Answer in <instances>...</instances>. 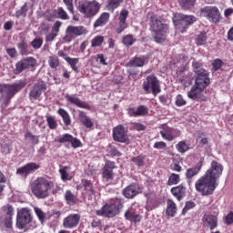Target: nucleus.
Wrapping results in <instances>:
<instances>
[{"instance_id":"1","label":"nucleus","mask_w":233,"mask_h":233,"mask_svg":"<svg viewBox=\"0 0 233 233\" xmlns=\"http://www.w3.org/2000/svg\"><path fill=\"white\" fill-rule=\"evenodd\" d=\"M221 174L223 166L218 161H212L210 168L196 182V190L202 196H211L218 187V179L221 177Z\"/></svg>"},{"instance_id":"2","label":"nucleus","mask_w":233,"mask_h":233,"mask_svg":"<svg viewBox=\"0 0 233 233\" xmlns=\"http://www.w3.org/2000/svg\"><path fill=\"white\" fill-rule=\"evenodd\" d=\"M54 188V182L46 177H37L31 185V191L38 199H46L50 190Z\"/></svg>"},{"instance_id":"3","label":"nucleus","mask_w":233,"mask_h":233,"mask_svg":"<svg viewBox=\"0 0 233 233\" xmlns=\"http://www.w3.org/2000/svg\"><path fill=\"white\" fill-rule=\"evenodd\" d=\"M152 20V31L155 32L154 41L156 43H164L167 41L165 35L168 33V25L164 19L151 17Z\"/></svg>"},{"instance_id":"4","label":"nucleus","mask_w":233,"mask_h":233,"mask_svg":"<svg viewBox=\"0 0 233 233\" xmlns=\"http://www.w3.org/2000/svg\"><path fill=\"white\" fill-rule=\"evenodd\" d=\"M4 96L0 98L1 107L6 108L8 104L10 103V99H12L19 90H23L25 86H26V83L25 81H19L17 83L12 85H4Z\"/></svg>"},{"instance_id":"5","label":"nucleus","mask_w":233,"mask_h":233,"mask_svg":"<svg viewBox=\"0 0 233 233\" xmlns=\"http://www.w3.org/2000/svg\"><path fill=\"white\" fill-rule=\"evenodd\" d=\"M101 5L97 1L94 0L88 2V0H82L78 3V12L84 14L86 17H94L99 12Z\"/></svg>"},{"instance_id":"6","label":"nucleus","mask_w":233,"mask_h":233,"mask_svg":"<svg viewBox=\"0 0 233 233\" xmlns=\"http://www.w3.org/2000/svg\"><path fill=\"white\" fill-rule=\"evenodd\" d=\"M143 90H145L146 94H150V92H152L155 96L161 92L159 80H157L156 76L151 75L147 77L146 81L143 83Z\"/></svg>"},{"instance_id":"7","label":"nucleus","mask_w":233,"mask_h":233,"mask_svg":"<svg viewBox=\"0 0 233 233\" xmlns=\"http://www.w3.org/2000/svg\"><path fill=\"white\" fill-rule=\"evenodd\" d=\"M86 34V28L83 25H68L66 29V35L63 37V40L66 43H70L76 37L79 35H85Z\"/></svg>"},{"instance_id":"8","label":"nucleus","mask_w":233,"mask_h":233,"mask_svg":"<svg viewBox=\"0 0 233 233\" xmlns=\"http://www.w3.org/2000/svg\"><path fill=\"white\" fill-rule=\"evenodd\" d=\"M32 223V213L27 208H23L17 211L16 227L20 229L26 228V226Z\"/></svg>"},{"instance_id":"9","label":"nucleus","mask_w":233,"mask_h":233,"mask_svg":"<svg viewBox=\"0 0 233 233\" xmlns=\"http://www.w3.org/2000/svg\"><path fill=\"white\" fill-rule=\"evenodd\" d=\"M123 208V204H106L101 209L96 210L97 216H105L106 218H114L119 214V209Z\"/></svg>"},{"instance_id":"10","label":"nucleus","mask_w":233,"mask_h":233,"mask_svg":"<svg viewBox=\"0 0 233 233\" xmlns=\"http://www.w3.org/2000/svg\"><path fill=\"white\" fill-rule=\"evenodd\" d=\"M200 14L207 17L211 23H219L221 19V13L216 6H206L200 9Z\"/></svg>"},{"instance_id":"11","label":"nucleus","mask_w":233,"mask_h":233,"mask_svg":"<svg viewBox=\"0 0 233 233\" xmlns=\"http://www.w3.org/2000/svg\"><path fill=\"white\" fill-rule=\"evenodd\" d=\"M37 65V60L33 56L24 57L15 64V74H21L25 70L34 68Z\"/></svg>"},{"instance_id":"12","label":"nucleus","mask_w":233,"mask_h":233,"mask_svg":"<svg viewBox=\"0 0 233 233\" xmlns=\"http://www.w3.org/2000/svg\"><path fill=\"white\" fill-rule=\"evenodd\" d=\"M113 139L117 143H129L128 133L123 125H118L113 128Z\"/></svg>"},{"instance_id":"13","label":"nucleus","mask_w":233,"mask_h":233,"mask_svg":"<svg viewBox=\"0 0 233 233\" xmlns=\"http://www.w3.org/2000/svg\"><path fill=\"white\" fill-rule=\"evenodd\" d=\"M40 167L41 166H39V164L31 162L22 167H19L16 170V174H18L19 176H22V177H26L28 174H34L35 170H39Z\"/></svg>"},{"instance_id":"14","label":"nucleus","mask_w":233,"mask_h":233,"mask_svg":"<svg viewBox=\"0 0 233 233\" xmlns=\"http://www.w3.org/2000/svg\"><path fill=\"white\" fill-rule=\"evenodd\" d=\"M81 221V215L79 214H70L63 221L64 228H76Z\"/></svg>"},{"instance_id":"15","label":"nucleus","mask_w":233,"mask_h":233,"mask_svg":"<svg viewBox=\"0 0 233 233\" xmlns=\"http://www.w3.org/2000/svg\"><path fill=\"white\" fill-rule=\"evenodd\" d=\"M122 194L127 199H133L137 194H141V187L137 184H131L123 189Z\"/></svg>"},{"instance_id":"16","label":"nucleus","mask_w":233,"mask_h":233,"mask_svg":"<svg viewBox=\"0 0 233 233\" xmlns=\"http://www.w3.org/2000/svg\"><path fill=\"white\" fill-rule=\"evenodd\" d=\"M45 90H46V84L43 81L37 82L33 86L29 96L33 99H37L41 96Z\"/></svg>"},{"instance_id":"17","label":"nucleus","mask_w":233,"mask_h":233,"mask_svg":"<svg viewBox=\"0 0 233 233\" xmlns=\"http://www.w3.org/2000/svg\"><path fill=\"white\" fill-rule=\"evenodd\" d=\"M203 90L198 86L194 85L190 91L187 93V96L189 99H193V101H205V96H203Z\"/></svg>"},{"instance_id":"18","label":"nucleus","mask_w":233,"mask_h":233,"mask_svg":"<svg viewBox=\"0 0 233 233\" xmlns=\"http://www.w3.org/2000/svg\"><path fill=\"white\" fill-rule=\"evenodd\" d=\"M208 85H210V78H208V73L207 71H204L203 74H197L195 86L205 90Z\"/></svg>"},{"instance_id":"19","label":"nucleus","mask_w":233,"mask_h":233,"mask_svg":"<svg viewBox=\"0 0 233 233\" xmlns=\"http://www.w3.org/2000/svg\"><path fill=\"white\" fill-rule=\"evenodd\" d=\"M114 168H116V164L107 160L102 173L104 179H114Z\"/></svg>"},{"instance_id":"20","label":"nucleus","mask_w":233,"mask_h":233,"mask_svg":"<svg viewBox=\"0 0 233 233\" xmlns=\"http://www.w3.org/2000/svg\"><path fill=\"white\" fill-rule=\"evenodd\" d=\"M204 227H208L210 230H214L218 227V217L210 214H205L202 218Z\"/></svg>"},{"instance_id":"21","label":"nucleus","mask_w":233,"mask_h":233,"mask_svg":"<svg viewBox=\"0 0 233 233\" xmlns=\"http://www.w3.org/2000/svg\"><path fill=\"white\" fill-rule=\"evenodd\" d=\"M203 167V158H201L195 167L187 169L186 177L187 179H192L194 176L199 174L201 167Z\"/></svg>"},{"instance_id":"22","label":"nucleus","mask_w":233,"mask_h":233,"mask_svg":"<svg viewBox=\"0 0 233 233\" xmlns=\"http://www.w3.org/2000/svg\"><path fill=\"white\" fill-rule=\"evenodd\" d=\"M66 99L69 103H72L73 105L78 106V108H86V110H90V106L87 103L81 101L76 96L66 95Z\"/></svg>"},{"instance_id":"23","label":"nucleus","mask_w":233,"mask_h":233,"mask_svg":"<svg viewBox=\"0 0 233 233\" xmlns=\"http://www.w3.org/2000/svg\"><path fill=\"white\" fill-rule=\"evenodd\" d=\"M147 63H148V61L146 56L135 57L127 64V66H134V67L145 66Z\"/></svg>"},{"instance_id":"24","label":"nucleus","mask_w":233,"mask_h":233,"mask_svg":"<svg viewBox=\"0 0 233 233\" xmlns=\"http://www.w3.org/2000/svg\"><path fill=\"white\" fill-rule=\"evenodd\" d=\"M186 190H187V188H185V187H183V185H179L175 187H172L171 193L173 194V196H175V198H177V201H181V199H183V198H185Z\"/></svg>"},{"instance_id":"25","label":"nucleus","mask_w":233,"mask_h":233,"mask_svg":"<svg viewBox=\"0 0 233 233\" xmlns=\"http://www.w3.org/2000/svg\"><path fill=\"white\" fill-rule=\"evenodd\" d=\"M78 117L82 125L86 126V128H92V127H94V122H92V119L86 116V113L84 111H78Z\"/></svg>"},{"instance_id":"26","label":"nucleus","mask_w":233,"mask_h":233,"mask_svg":"<svg viewBox=\"0 0 233 233\" xmlns=\"http://www.w3.org/2000/svg\"><path fill=\"white\" fill-rule=\"evenodd\" d=\"M175 19L176 21H184L187 25H194L196 23V16L187 15L181 13L175 15Z\"/></svg>"},{"instance_id":"27","label":"nucleus","mask_w":233,"mask_h":233,"mask_svg":"<svg viewBox=\"0 0 233 233\" xmlns=\"http://www.w3.org/2000/svg\"><path fill=\"white\" fill-rule=\"evenodd\" d=\"M110 19V14L109 13H103L97 20L94 23V28H99V26H105L106 23H108V20Z\"/></svg>"},{"instance_id":"28","label":"nucleus","mask_w":233,"mask_h":233,"mask_svg":"<svg viewBox=\"0 0 233 233\" xmlns=\"http://www.w3.org/2000/svg\"><path fill=\"white\" fill-rule=\"evenodd\" d=\"M148 114V107L145 106H140L137 109L129 108V115L130 116H147Z\"/></svg>"},{"instance_id":"29","label":"nucleus","mask_w":233,"mask_h":233,"mask_svg":"<svg viewBox=\"0 0 233 233\" xmlns=\"http://www.w3.org/2000/svg\"><path fill=\"white\" fill-rule=\"evenodd\" d=\"M177 208H176V203L172 201V199H167V207L166 209L167 216H170L174 218L176 216Z\"/></svg>"},{"instance_id":"30","label":"nucleus","mask_w":233,"mask_h":233,"mask_svg":"<svg viewBox=\"0 0 233 233\" xmlns=\"http://www.w3.org/2000/svg\"><path fill=\"white\" fill-rule=\"evenodd\" d=\"M197 0H178L179 5L183 10H192L196 6Z\"/></svg>"},{"instance_id":"31","label":"nucleus","mask_w":233,"mask_h":233,"mask_svg":"<svg viewBox=\"0 0 233 233\" xmlns=\"http://www.w3.org/2000/svg\"><path fill=\"white\" fill-rule=\"evenodd\" d=\"M65 199L66 204L70 205L71 207L77 203V197H76V195H74L70 190L66 191Z\"/></svg>"},{"instance_id":"32","label":"nucleus","mask_w":233,"mask_h":233,"mask_svg":"<svg viewBox=\"0 0 233 233\" xmlns=\"http://www.w3.org/2000/svg\"><path fill=\"white\" fill-rule=\"evenodd\" d=\"M125 218L128 221H133L134 223H139L141 221V216L138 214H136L134 212L126 211Z\"/></svg>"},{"instance_id":"33","label":"nucleus","mask_w":233,"mask_h":233,"mask_svg":"<svg viewBox=\"0 0 233 233\" xmlns=\"http://www.w3.org/2000/svg\"><path fill=\"white\" fill-rule=\"evenodd\" d=\"M58 114L61 116L65 125L68 127L72 123V120L70 119V115H68V112L66 110L60 108L58 109Z\"/></svg>"},{"instance_id":"34","label":"nucleus","mask_w":233,"mask_h":233,"mask_svg":"<svg viewBox=\"0 0 233 233\" xmlns=\"http://www.w3.org/2000/svg\"><path fill=\"white\" fill-rule=\"evenodd\" d=\"M17 48L21 56H26V54H28V44L25 41L22 40L18 43Z\"/></svg>"},{"instance_id":"35","label":"nucleus","mask_w":233,"mask_h":233,"mask_svg":"<svg viewBox=\"0 0 233 233\" xmlns=\"http://www.w3.org/2000/svg\"><path fill=\"white\" fill-rule=\"evenodd\" d=\"M82 183L87 194L94 196L96 191L94 190V186L92 185V182H90V180H83Z\"/></svg>"},{"instance_id":"36","label":"nucleus","mask_w":233,"mask_h":233,"mask_svg":"<svg viewBox=\"0 0 233 233\" xmlns=\"http://www.w3.org/2000/svg\"><path fill=\"white\" fill-rule=\"evenodd\" d=\"M65 59L66 63L70 65L72 70H74V72H77L78 68L76 66L77 65V63H79V58H72L68 56V57H65Z\"/></svg>"},{"instance_id":"37","label":"nucleus","mask_w":233,"mask_h":233,"mask_svg":"<svg viewBox=\"0 0 233 233\" xmlns=\"http://www.w3.org/2000/svg\"><path fill=\"white\" fill-rule=\"evenodd\" d=\"M132 163L137 165V167H145V157L144 156H137L131 158Z\"/></svg>"},{"instance_id":"38","label":"nucleus","mask_w":233,"mask_h":233,"mask_svg":"<svg viewBox=\"0 0 233 233\" xmlns=\"http://www.w3.org/2000/svg\"><path fill=\"white\" fill-rule=\"evenodd\" d=\"M206 43H207V33L203 32L198 35L196 38V45H198V46H201Z\"/></svg>"},{"instance_id":"39","label":"nucleus","mask_w":233,"mask_h":233,"mask_svg":"<svg viewBox=\"0 0 233 233\" xmlns=\"http://www.w3.org/2000/svg\"><path fill=\"white\" fill-rule=\"evenodd\" d=\"M192 66H193V70L195 72V74H203L204 72H206L205 69H203V65H201V63L194 60L192 63Z\"/></svg>"},{"instance_id":"40","label":"nucleus","mask_w":233,"mask_h":233,"mask_svg":"<svg viewBox=\"0 0 233 233\" xmlns=\"http://www.w3.org/2000/svg\"><path fill=\"white\" fill-rule=\"evenodd\" d=\"M122 43L125 46H132L136 43V39H134L132 35H127L123 37Z\"/></svg>"},{"instance_id":"41","label":"nucleus","mask_w":233,"mask_h":233,"mask_svg":"<svg viewBox=\"0 0 233 233\" xmlns=\"http://www.w3.org/2000/svg\"><path fill=\"white\" fill-rule=\"evenodd\" d=\"M56 15L59 19H63L64 21L70 19V16H68V14H66V11H65L63 7H58L56 9Z\"/></svg>"},{"instance_id":"42","label":"nucleus","mask_w":233,"mask_h":233,"mask_svg":"<svg viewBox=\"0 0 233 233\" xmlns=\"http://www.w3.org/2000/svg\"><path fill=\"white\" fill-rule=\"evenodd\" d=\"M26 12H28V5L25 3L18 11L15 12V17L19 19V17H26Z\"/></svg>"},{"instance_id":"43","label":"nucleus","mask_w":233,"mask_h":233,"mask_svg":"<svg viewBox=\"0 0 233 233\" xmlns=\"http://www.w3.org/2000/svg\"><path fill=\"white\" fill-rule=\"evenodd\" d=\"M179 181H180L179 175L176 174V173H173V174L170 175V177L167 180V184L169 186L177 185V183H179Z\"/></svg>"},{"instance_id":"44","label":"nucleus","mask_w":233,"mask_h":233,"mask_svg":"<svg viewBox=\"0 0 233 233\" xmlns=\"http://www.w3.org/2000/svg\"><path fill=\"white\" fill-rule=\"evenodd\" d=\"M188 63V56L185 55H178L177 57V63L175 65H180V66H185Z\"/></svg>"},{"instance_id":"45","label":"nucleus","mask_w":233,"mask_h":233,"mask_svg":"<svg viewBox=\"0 0 233 233\" xmlns=\"http://www.w3.org/2000/svg\"><path fill=\"white\" fill-rule=\"evenodd\" d=\"M103 41H105V37L102 35L96 36L91 41V46L94 48L96 46H101L103 44Z\"/></svg>"},{"instance_id":"46","label":"nucleus","mask_w":233,"mask_h":233,"mask_svg":"<svg viewBox=\"0 0 233 233\" xmlns=\"http://www.w3.org/2000/svg\"><path fill=\"white\" fill-rule=\"evenodd\" d=\"M221 66H223V61L219 58L215 59L212 63L211 72H218Z\"/></svg>"},{"instance_id":"47","label":"nucleus","mask_w":233,"mask_h":233,"mask_svg":"<svg viewBox=\"0 0 233 233\" xmlns=\"http://www.w3.org/2000/svg\"><path fill=\"white\" fill-rule=\"evenodd\" d=\"M48 64L51 68H57L59 66V58L56 56H49Z\"/></svg>"},{"instance_id":"48","label":"nucleus","mask_w":233,"mask_h":233,"mask_svg":"<svg viewBox=\"0 0 233 233\" xmlns=\"http://www.w3.org/2000/svg\"><path fill=\"white\" fill-rule=\"evenodd\" d=\"M121 3H123V0H108V8L111 10H116V8H118V6L121 5Z\"/></svg>"},{"instance_id":"49","label":"nucleus","mask_w":233,"mask_h":233,"mask_svg":"<svg viewBox=\"0 0 233 233\" xmlns=\"http://www.w3.org/2000/svg\"><path fill=\"white\" fill-rule=\"evenodd\" d=\"M177 149L178 150V152H181V154H185V152L188 150V145H187V142L185 141H180L177 145Z\"/></svg>"},{"instance_id":"50","label":"nucleus","mask_w":233,"mask_h":233,"mask_svg":"<svg viewBox=\"0 0 233 233\" xmlns=\"http://www.w3.org/2000/svg\"><path fill=\"white\" fill-rule=\"evenodd\" d=\"M3 210L6 214V218H12L14 216V208L11 205L7 204L4 206Z\"/></svg>"},{"instance_id":"51","label":"nucleus","mask_w":233,"mask_h":233,"mask_svg":"<svg viewBox=\"0 0 233 233\" xmlns=\"http://www.w3.org/2000/svg\"><path fill=\"white\" fill-rule=\"evenodd\" d=\"M31 46H33V48H35V50H39V48L41 46H43V40L41 38H35L31 42Z\"/></svg>"},{"instance_id":"52","label":"nucleus","mask_w":233,"mask_h":233,"mask_svg":"<svg viewBox=\"0 0 233 233\" xmlns=\"http://www.w3.org/2000/svg\"><path fill=\"white\" fill-rule=\"evenodd\" d=\"M46 120L48 127L49 128H51V130L57 128V122L56 121V118H54V116H49Z\"/></svg>"},{"instance_id":"53","label":"nucleus","mask_w":233,"mask_h":233,"mask_svg":"<svg viewBox=\"0 0 233 233\" xmlns=\"http://www.w3.org/2000/svg\"><path fill=\"white\" fill-rule=\"evenodd\" d=\"M70 141H72V135L70 134H64L58 138V143H70Z\"/></svg>"},{"instance_id":"54","label":"nucleus","mask_w":233,"mask_h":233,"mask_svg":"<svg viewBox=\"0 0 233 233\" xmlns=\"http://www.w3.org/2000/svg\"><path fill=\"white\" fill-rule=\"evenodd\" d=\"M128 25L127 24V21L119 20V26L116 28V34H121Z\"/></svg>"},{"instance_id":"55","label":"nucleus","mask_w":233,"mask_h":233,"mask_svg":"<svg viewBox=\"0 0 233 233\" xmlns=\"http://www.w3.org/2000/svg\"><path fill=\"white\" fill-rule=\"evenodd\" d=\"M64 4L66 5L67 10L74 14V0H63Z\"/></svg>"},{"instance_id":"56","label":"nucleus","mask_w":233,"mask_h":233,"mask_svg":"<svg viewBox=\"0 0 233 233\" xmlns=\"http://www.w3.org/2000/svg\"><path fill=\"white\" fill-rule=\"evenodd\" d=\"M194 207H196V204L193 201H187L182 210V214L188 212V210H190V208H194Z\"/></svg>"},{"instance_id":"57","label":"nucleus","mask_w":233,"mask_h":233,"mask_svg":"<svg viewBox=\"0 0 233 233\" xmlns=\"http://www.w3.org/2000/svg\"><path fill=\"white\" fill-rule=\"evenodd\" d=\"M176 105L177 106H183L187 105V101L183 99V96L181 95H177L176 99Z\"/></svg>"},{"instance_id":"58","label":"nucleus","mask_w":233,"mask_h":233,"mask_svg":"<svg viewBox=\"0 0 233 233\" xmlns=\"http://www.w3.org/2000/svg\"><path fill=\"white\" fill-rule=\"evenodd\" d=\"M25 137H28V139H30V141L33 143V145H37V143H39V138L34 135H32V133H27L25 135Z\"/></svg>"},{"instance_id":"59","label":"nucleus","mask_w":233,"mask_h":233,"mask_svg":"<svg viewBox=\"0 0 233 233\" xmlns=\"http://www.w3.org/2000/svg\"><path fill=\"white\" fill-rule=\"evenodd\" d=\"M70 143L73 148H79V147H81V141L76 137H72Z\"/></svg>"},{"instance_id":"60","label":"nucleus","mask_w":233,"mask_h":233,"mask_svg":"<svg viewBox=\"0 0 233 233\" xmlns=\"http://www.w3.org/2000/svg\"><path fill=\"white\" fill-rule=\"evenodd\" d=\"M127 17H128V11L127 9H124L120 12L119 15V21H127Z\"/></svg>"},{"instance_id":"61","label":"nucleus","mask_w":233,"mask_h":233,"mask_svg":"<svg viewBox=\"0 0 233 233\" xmlns=\"http://www.w3.org/2000/svg\"><path fill=\"white\" fill-rule=\"evenodd\" d=\"M160 134L164 139H167V141H174V136H172L170 133L160 131Z\"/></svg>"},{"instance_id":"62","label":"nucleus","mask_w":233,"mask_h":233,"mask_svg":"<svg viewBox=\"0 0 233 233\" xmlns=\"http://www.w3.org/2000/svg\"><path fill=\"white\" fill-rule=\"evenodd\" d=\"M40 34H46L48 30H50V27L46 23H42L39 27Z\"/></svg>"},{"instance_id":"63","label":"nucleus","mask_w":233,"mask_h":233,"mask_svg":"<svg viewBox=\"0 0 233 233\" xmlns=\"http://www.w3.org/2000/svg\"><path fill=\"white\" fill-rule=\"evenodd\" d=\"M226 225H232L233 223V212H229L227 216H226Z\"/></svg>"},{"instance_id":"64","label":"nucleus","mask_w":233,"mask_h":233,"mask_svg":"<svg viewBox=\"0 0 233 233\" xmlns=\"http://www.w3.org/2000/svg\"><path fill=\"white\" fill-rule=\"evenodd\" d=\"M4 224L6 228H12V217H5L4 219Z\"/></svg>"}]
</instances>
